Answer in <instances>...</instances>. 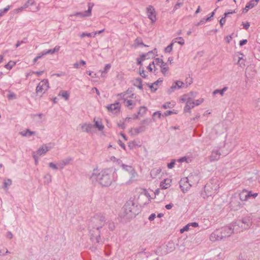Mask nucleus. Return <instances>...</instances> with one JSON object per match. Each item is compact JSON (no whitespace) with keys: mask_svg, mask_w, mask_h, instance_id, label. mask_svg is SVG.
<instances>
[{"mask_svg":"<svg viewBox=\"0 0 260 260\" xmlns=\"http://www.w3.org/2000/svg\"><path fill=\"white\" fill-rule=\"evenodd\" d=\"M89 179L93 184L98 183L103 187H108L114 181L113 173L110 169L100 171L98 168H95L89 174Z\"/></svg>","mask_w":260,"mask_h":260,"instance_id":"1","label":"nucleus"},{"mask_svg":"<svg viewBox=\"0 0 260 260\" xmlns=\"http://www.w3.org/2000/svg\"><path fill=\"white\" fill-rule=\"evenodd\" d=\"M139 213L138 206L136 205L134 200H129L124 204L121 216L125 219L134 218Z\"/></svg>","mask_w":260,"mask_h":260,"instance_id":"2","label":"nucleus"},{"mask_svg":"<svg viewBox=\"0 0 260 260\" xmlns=\"http://www.w3.org/2000/svg\"><path fill=\"white\" fill-rule=\"evenodd\" d=\"M233 223L235 226V232L240 233L250 228L252 224V218L250 216H245Z\"/></svg>","mask_w":260,"mask_h":260,"instance_id":"3","label":"nucleus"},{"mask_svg":"<svg viewBox=\"0 0 260 260\" xmlns=\"http://www.w3.org/2000/svg\"><path fill=\"white\" fill-rule=\"evenodd\" d=\"M218 189L219 184L218 182H214L213 181H210L205 185L204 192L202 193V196L204 198L212 197L217 192Z\"/></svg>","mask_w":260,"mask_h":260,"instance_id":"4","label":"nucleus"},{"mask_svg":"<svg viewBox=\"0 0 260 260\" xmlns=\"http://www.w3.org/2000/svg\"><path fill=\"white\" fill-rule=\"evenodd\" d=\"M106 219L102 214H96L92 217L89 222V228L99 230L105 224Z\"/></svg>","mask_w":260,"mask_h":260,"instance_id":"5","label":"nucleus"},{"mask_svg":"<svg viewBox=\"0 0 260 260\" xmlns=\"http://www.w3.org/2000/svg\"><path fill=\"white\" fill-rule=\"evenodd\" d=\"M229 205L231 210L234 211H237L242 208V205L236 193L233 194L231 197Z\"/></svg>","mask_w":260,"mask_h":260,"instance_id":"6","label":"nucleus"},{"mask_svg":"<svg viewBox=\"0 0 260 260\" xmlns=\"http://www.w3.org/2000/svg\"><path fill=\"white\" fill-rule=\"evenodd\" d=\"M234 229L235 226L233 223H232L231 225L225 226L220 229V231L222 239H223L224 238H228L230 237L233 233H236Z\"/></svg>","mask_w":260,"mask_h":260,"instance_id":"7","label":"nucleus"},{"mask_svg":"<svg viewBox=\"0 0 260 260\" xmlns=\"http://www.w3.org/2000/svg\"><path fill=\"white\" fill-rule=\"evenodd\" d=\"M49 82L47 79L42 80L36 87L37 93H44L49 88Z\"/></svg>","mask_w":260,"mask_h":260,"instance_id":"8","label":"nucleus"},{"mask_svg":"<svg viewBox=\"0 0 260 260\" xmlns=\"http://www.w3.org/2000/svg\"><path fill=\"white\" fill-rule=\"evenodd\" d=\"M147 15L151 22L154 23L156 21V13L153 6L150 5L147 9Z\"/></svg>","mask_w":260,"mask_h":260,"instance_id":"9","label":"nucleus"},{"mask_svg":"<svg viewBox=\"0 0 260 260\" xmlns=\"http://www.w3.org/2000/svg\"><path fill=\"white\" fill-rule=\"evenodd\" d=\"M228 153H221L218 148L214 149L211 152V154L209 156L210 161H214L218 160L221 155H226Z\"/></svg>","mask_w":260,"mask_h":260,"instance_id":"10","label":"nucleus"},{"mask_svg":"<svg viewBox=\"0 0 260 260\" xmlns=\"http://www.w3.org/2000/svg\"><path fill=\"white\" fill-rule=\"evenodd\" d=\"M191 186H192V185L187 180V178H184L181 179L180 181V187L183 192L187 191Z\"/></svg>","mask_w":260,"mask_h":260,"instance_id":"11","label":"nucleus"},{"mask_svg":"<svg viewBox=\"0 0 260 260\" xmlns=\"http://www.w3.org/2000/svg\"><path fill=\"white\" fill-rule=\"evenodd\" d=\"M53 146L54 144L52 143H49L47 145L44 144L37 150V154L39 155L45 154L47 152L52 149Z\"/></svg>","mask_w":260,"mask_h":260,"instance_id":"12","label":"nucleus"},{"mask_svg":"<svg viewBox=\"0 0 260 260\" xmlns=\"http://www.w3.org/2000/svg\"><path fill=\"white\" fill-rule=\"evenodd\" d=\"M184 84H185L184 83H183V82H182L181 81H179V80L176 81L172 84L171 87L168 89V93L169 94H171V93L174 92L175 90L179 89L182 87H183Z\"/></svg>","mask_w":260,"mask_h":260,"instance_id":"13","label":"nucleus"},{"mask_svg":"<svg viewBox=\"0 0 260 260\" xmlns=\"http://www.w3.org/2000/svg\"><path fill=\"white\" fill-rule=\"evenodd\" d=\"M131 91H129V90H127L126 92L123 93H121L119 94L118 95L121 98H123L124 100V102L125 103V106L128 107L130 109H133V107H131V106L135 105V103L133 102L131 100H126L125 99V96L127 94H128Z\"/></svg>","mask_w":260,"mask_h":260,"instance_id":"14","label":"nucleus"},{"mask_svg":"<svg viewBox=\"0 0 260 260\" xmlns=\"http://www.w3.org/2000/svg\"><path fill=\"white\" fill-rule=\"evenodd\" d=\"M146 126L145 125H140L139 127H133L129 131L131 135H137L141 133H143L146 131Z\"/></svg>","mask_w":260,"mask_h":260,"instance_id":"15","label":"nucleus"},{"mask_svg":"<svg viewBox=\"0 0 260 260\" xmlns=\"http://www.w3.org/2000/svg\"><path fill=\"white\" fill-rule=\"evenodd\" d=\"M93 6V4H89L88 8L87 11H85L83 12H77L74 15V16H80L81 17L90 16L91 14V11Z\"/></svg>","mask_w":260,"mask_h":260,"instance_id":"16","label":"nucleus"},{"mask_svg":"<svg viewBox=\"0 0 260 260\" xmlns=\"http://www.w3.org/2000/svg\"><path fill=\"white\" fill-rule=\"evenodd\" d=\"M222 236L220 230H217L213 232L210 236V240L212 242L222 240Z\"/></svg>","mask_w":260,"mask_h":260,"instance_id":"17","label":"nucleus"},{"mask_svg":"<svg viewBox=\"0 0 260 260\" xmlns=\"http://www.w3.org/2000/svg\"><path fill=\"white\" fill-rule=\"evenodd\" d=\"M106 108L109 111L113 113H117L120 111V105L119 103L116 102L114 104L108 105Z\"/></svg>","mask_w":260,"mask_h":260,"instance_id":"18","label":"nucleus"},{"mask_svg":"<svg viewBox=\"0 0 260 260\" xmlns=\"http://www.w3.org/2000/svg\"><path fill=\"white\" fill-rule=\"evenodd\" d=\"M186 178L187 179V180H188L192 185H196L200 180L199 176L196 174H191L187 177H186Z\"/></svg>","mask_w":260,"mask_h":260,"instance_id":"19","label":"nucleus"},{"mask_svg":"<svg viewBox=\"0 0 260 260\" xmlns=\"http://www.w3.org/2000/svg\"><path fill=\"white\" fill-rule=\"evenodd\" d=\"M72 160V159L71 157L66 158L62 160L61 161H59L57 164V166H58L59 169L61 170V169H63L66 166L69 165Z\"/></svg>","mask_w":260,"mask_h":260,"instance_id":"20","label":"nucleus"},{"mask_svg":"<svg viewBox=\"0 0 260 260\" xmlns=\"http://www.w3.org/2000/svg\"><path fill=\"white\" fill-rule=\"evenodd\" d=\"M94 125L91 123H84L81 126V128L83 132H86L87 133H91L92 129Z\"/></svg>","mask_w":260,"mask_h":260,"instance_id":"21","label":"nucleus"},{"mask_svg":"<svg viewBox=\"0 0 260 260\" xmlns=\"http://www.w3.org/2000/svg\"><path fill=\"white\" fill-rule=\"evenodd\" d=\"M195 106V103L194 101H187V102L186 103V105L184 107V111L185 112H189L190 113V109L191 108H194Z\"/></svg>","mask_w":260,"mask_h":260,"instance_id":"22","label":"nucleus"},{"mask_svg":"<svg viewBox=\"0 0 260 260\" xmlns=\"http://www.w3.org/2000/svg\"><path fill=\"white\" fill-rule=\"evenodd\" d=\"M171 180L170 179H165L160 183V186L161 189H167L170 186Z\"/></svg>","mask_w":260,"mask_h":260,"instance_id":"23","label":"nucleus"},{"mask_svg":"<svg viewBox=\"0 0 260 260\" xmlns=\"http://www.w3.org/2000/svg\"><path fill=\"white\" fill-rule=\"evenodd\" d=\"M238 198L241 201H246L248 200V196L247 194V190L244 189L239 194Z\"/></svg>","mask_w":260,"mask_h":260,"instance_id":"24","label":"nucleus"},{"mask_svg":"<svg viewBox=\"0 0 260 260\" xmlns=\"http://www.w3.org/2000/svg\"><path fill=\"white\" fill-rule=\"evenodd\" d=\"M121 167L122 169L126 171L131 173L133 176H134V174L136 173L134 169L131 166L128 165H126L124 164H122L121 165Z\"/></svg>","mask_w":260,"mask_h":260,"instance_id":"25","label":"nucleus"},{"mask_svg":"<svg viewBox=\"0 0 260 260\" xmlns=\"http://www.w3.org/2000/svg\"><path fill=\"white\" fill-rule=\"evenodd\" d=\"M162 80L159 79L156 81L154 82L151 85H149L150 88L151 89L152 91H155L157 89L158 85L159 83L162 82Z\"/></svg>","mask_w":260,"mask_h":260,"instance_id":"26","label":"nucleus"},{"mask_svg":"<svg viewBox=\"0 0 260 260\" xmlns=\"http://www.w3.org/2000/svg\"><path fill=\"white\" fill-rule=\"evenodd\" d=\"M35 133L34 131H30L29 129L26 131H22L20 133V134L23 137H29Z\"/></svg>","mask_w":260,"mask_h":260,"instance_id":"27","label":"nucleus"},{"mask_svg":"<svg viewBox=\"0 0 260 260\" xmlns=\"http://www.w3.org/2000/svg\"><path fill=\"white\" fill-rule=\"evenodd\" d=\"M161 170L160 168H154L151 171V176L152 178H155L161 172Z\"/></svg>","mask_w":260,"mask_h":260,"instance_id":"28","label":"nucleus"},{"mask_svg":"<svg viewBox=\"0 0 260 260\" xmlns=\"http://www.w3.org/2000/svg\"><path fill=\"white\" fill-rule=\"evenodd\" d=\"M94 121L95 122L94 126L96 127L99 131H102L104 128V125L102 124L101 122H99L98 121H95V119H94Z\"/></svg>","mask_w":260,"mask_h":260,"instance_id":"29","label":"nucleus"},{"mask_svg":"<svg viewBox=\"0 0 260 260\" xmlns=\"http://www.w3.org/2000/svg\"><path fill=\"white\" fill-rule=\"evenodd\" d=\"M228 89V87L225 86L222 89H215L213 92V94H216L217 93H219L221 96L223 95L224 92L226 91Z\"/></svg>","mask_w":260,"mask_h":260,"instance_id":"30","label":"nucleus"},{"mask_svg":"<svg viewBox=\"0 0 260 260\" xmlns=\"http://www.w3.org/2000/svg\"><path fill=\"white\" fill-rule=\"evenodd\" d=\"M255 6L253 5V4L250 1L249 3H248L245 7V8L243 10V13H247L249 9L253 8Z\"/></svg>","mask_w":260,"mask_h":260,"instance_id":"31","label":"nucleus"},{"mask_svg":"<svg viewBox=\"0 0 260 260\" xmlns=\"http://www.w3.org/2000/svg\"><path fill=\"white\" fill-rule=\"evenodd\" d=\"M6 91L9 92V94L7 95V98L9 100H13L17 99V95L15 93L9 90H7Z\"/></svg>","mask_w":260,"mask_h":260,"instance_id":"32","label":"nucleus"},{"mask_svg":"<svg viewBox=\"0 0 260 260\" xmlns=\"http://www.w3.org/2000/svg\"><path fill=\"white\" fill-rule=\"evenodd\" d=\"M44 183L46 184H49L52 181V177L50 174H47L44 177Z\"/></svg>","mask_w":260,"mask_h":260,"instance_id":"33","label":"nucleus"},{"mask_svg":"<svg viewBox=\"0 0 260 260\" xmlns=\"http://www.w3.org/2000/svg\"><path fill=\"white\" fill-rule=\"evenodd\" d=\"M165 62L164 61L159 58H155L154 60L152 62V64L154 66L155 64H157L161 67V66L163 65Z\"/></svg>","mask_w":260,"mask_h":260,"instance_id":"34","label":"nucleus"},{"mask_svg":"<svg viewBox=\"0 0 260 260\" xmlns=\"http://www.w3.org/2000/svg\"><path fill=\"white\" fill-rule=\"evenodd\" d=\"M12 180L10 179L5 180L4 181V188L6 190H8V187L12 184Z\"/></svg>","mask_w":260,"mask_h":260,"instance_id":"35","label":"nucleus"},{"mask_svg":"<svg viewBox=\"0 0 260 260\" xmlns=\"http://www.w3.org/2000/svg\"><path fill=\"white\" fill-rule=\"evenodd\" d=\"M167 63H164L163 65L161 66V72L162 74L165 76L166 75V73L169 71V68L167 67H166Z\"/></svg>","mask_w":260,"mask_h":260,"instance_id":"36","label":"nucleus"},{"mask_svg":"<svg viewBox=\"0 0 260 260\" xmlns=\"http://www.w3.org/2000/svg\"><path fill=\"white\" fill-rule=\"evenodd\" d=\"M187 94V101H192L193 98L196 96V93L194 92H190Z\"/></svg>","mask_w":260,"mask_h":260,"instance_id":"37","label":"nucleus"},{"mask_svg":"<svg viewBox=\"0 0 260 260\" xmlns=\"http://www.w3.org/2000/svg\"><path fill=\"white\" fill-rule=\"evenodd\" d=\"M35 3V0H27V1L23 5L24 9L28 8L29 6H32Z\"/></svg>","mask_w":260,"mask_h":260,"instance_id":"38","label":"nucleus"},{"mask_svg":"<svg viewBox=\"0 0 260 260\" xmlns=\"http://www.w3.org/2000/svg\"><path fill=\"white\" fill-rule=\"evenodd\" d=\"M247 194L248 199L251 197L255 199L258 196L257 193H256V192L252 193V191L247 190Z\"/></svg>","mask_w":260,"mask_h":260,"instance_id":"39","label":"nucleus"},{"mask_svg":"<svg viewBox=\"0 0 260 260\" xmlns=\"http://www.w3.org/2000/svg\"><path fill=\"white\" fill-rule=\"evenodd\" d=\"M235 13V11L233 12H232L225 13V14H224L225 17L221 18V19L220 20V24L221 25V26H222L225 23V17H226L230 14H233V13Z\"/></svg>","mask_w":260,"mask_h":260,"instance_id":"40","label":"nucleus"},{"mask_svg":"<svg viewBox=\"0 0 260 260\" xmlns=\"http://www.w3.org/2000/svg\"><path fill=\"white\" fill-rule=\"evenodd\" d=\"M147 111V108L145 106H141L140 107L138 114L139 115H143L145 114Z\"/></svg>","mask_w":260,"mask_h":260,"instance_id":"41","label":"nucleus"},{"mask_svg":"<svg viewBox=\"0 0 260 260\" xmlns=\"http://www.w3.org/2000/svg\"><path fill=\"white\" fill-rule=\"evenodd\" d=\"M12 6H8L4 9L0 10V17L2 16L5 13H7L9 10L11 8Z\"/></svg>","mask_w":260,"mask_h":260,"instance_id":"42","label":"nucleus"},{"mask_svg":"<svg viewBox=\"0 0 260 260\" xmlns=\"http://www.w3.org/2000/svg\"><path fill=\"white\" fill-rule=\"evenodd\" d=\"M15 62L10 61L7 64L5 65V68L8 70H11L13 67L15 65Z\"/></svg>","mask_w":260,"mask_h":260,"instance_id":"43","label":"nucleus"},{"mask_svg":"<svg viewBox=\"0 0 260 260\" xmlns=\"http://www.w3.org/2000/svg\"><path fill=\"white\" fill-rule=\"evenodd\" d=\"M174 44L173 41L169 45H168L165 49V51L166 53H170L172 51L173 46Z\"/></svg>","mask_w":260,"mask_h":260,"instance_id":"44","label":"nucleus"},{"mask_svg":"<svg viewBox=\"0 0 260 260\" xmlns=\"http://www.w3.org/2000/svg\"><path fill=\"white\" fill-rule=\"evenodd\" d=\"M59 95H61L62 97L64 98L66 100H68L69 97V94L66 91H62Z\"/></svg>","mask_w":260,"mask_h":260,"instance_id":"45","label":"nucleus"},{"mask_svg":"<svg viewBox=\"0 0 260 260\" xmlns=\"http://www.w3.org/2000/svg\"><path fill=\"white\" fill-rule=\"evenodd\" d=\"M107 224L108 225V228L111 231H113L115 229V224L112 221H108Z\"/></svg>","mask_w":260,"mask_h":260,"instance_id":"46","label":"nucleus"},{"mask_svg":"<svg viewBox=\"0 0 260 260\" xmlns=\"http://www.w3.org/2000/svg\"><path fill=\"white\" fill-rule=\"evenodd\" d=\"M80 37L81 38H83L84 37H93V35L91 33L83 32L80 35Z\"/></svg>","mask_w":260,"mask_h":260,"instance_id":"47","label":"nucleus"},{"mask_svg":"<svg viewBox=\"0 0 260 260\" xmlns=\"http://www.w3.org/2000/svg\"><path fill=\"white\" fill-rule=\"evenodd\" d=\"M150 122H151V120L146 119H144V120H142L141 122V124L142 125H145L146 126V125H148Z\"/></svg>","mask_w":260,"mask_h":260,"instance_id":"48","label":"nucleus"},{"mask_svg":"<svg viewBox=\"0 0 260 260\" xmlns=\"http://www.w3.org/2000/svg\"><path fill=\"white\" fill-rule=\"evenodd\" d=\"M192 83V79L190 77L186 78L185 80V84L186 86L190 85Z\"/></svg>","mask_w":260,"mask_h":260,"instance_id":"49","label":"nucleus"},{"mask_svg":"<svg viewBox=\"0 0 260 260\" xmlns=\"http://www.w3.org/2000/svg\"><path fill=\"white\" fill-rule=\"evenodd\" d=\"M49 166L50 168H51V169H52L53 170H57L59 169L57 165H55V164H54L53 162H50L49 164Z\"/></svg>","mask_w":260,"mask_h":260,"instance_id":"50","label":"nucleus"},{"mask_svg":"<svg viewBox=\"0 0 260 260\" xmlns=\"http://www.w3.org/2000/svg\"><path fill=\"white\" fill-rule=\"evenodd\" d=\"M139 70H140V75L143 77V78H145L146 77V75L145 74V71H144V68H140L139 69Z\"/></svg>","mask_w":260,"mask_h":260,"instance_id":"51","label":"nucleus"},{"mask_svg":"<svg viewBox=\"0 0 260 260\" xmlns=\"http://www.w3.org/2000/svg\"><path fill=\"white\" fill-rule=\"evenodd\" d=\"M24 9H25L23 8V6H22L20 7V8L15 9L14 10V12L15 13L18 14V13L21 12Z\"/></svg>","mask_w":260,"mask_h":260,"instance_id":"52","label":"nucleus"},{"mask_svg":"<svg viewBox=\"0 0 260 260\" xmlns=\"http://www.w3.org/2000/svg\"><path fill=\"white\" fill-rule=\"evenodd\" d=\"M54 52L53 51V49H49V50H47L46 51H44L43 52V55H47L48 54H54Z\"/></svg>","mask_w":260,"mask_h":260,"instance_id":"53","label":"nucleus"},{"mask_svg":"<svg viewBox=\"0 0 260 260\" xmlns=\"http://www.w3.org/2000/svg\"><path fill=\"white\" fill-rule=\"evenodd\" d=\"M111 64H106L105 66L104 70L102 71V73H106L110 69Z\"/></svg>","mask_w":260,"mask_h":260,"instance_id":"54","label":"nucleus"},{"mask_svg":"<svg viewBox=\"0 0 260 260\" xmlns=\"http://www.w3.org/2000/svg\"><path fill=\"white\" fill-rule=\"evenodd\" d=\"M190 226V224H187L185 226L183 227V228L181 229L180 230V233H182L184 231H187L189 230V227Z\"/></svg>","mask_w":260,"mask_h":260,"instance_id":"55","label":"nucleus"},{"mask_svg":"<svg viewBox=\"0 0 260 260\" xmlns=\"http://www.w3.org/2000/svg\"><path fill=\"white\" fill-rule=\"evenodd\" d=\"M44 55H43V52L41 54H39L36 57H35L34 59V60H33L34 63H36L39 59H40L41 58H42V56H43Z\"/></svg>","mask_w":260,"mask_h":260,"instance_id":"56","label":"nucleus"},{"mask_svg":"<svg viewBox=\"0 0 260 260\" xmlns=\"http://www.w3.org/2000/svg\"><path fill=\"white\" fill-rule=\"evenodd\" d=\"M175 164V160H172L170 163L168 164V167L169 169H172Z\"/></svg>","mask_w":260,"mask_h":260,"instance_id":"57","label":"nucleus"},{"mask_svg":"<svg viewBox=\"0 0 260 260\" xmlns=\"http://www.w3.org/2000/svg\"><path fill=\"white\" fill-rule=\"evenodd\" d=\"M203 101H204L203 99H201L196 100V101H194L195 106L200 105L201 104H202L203 102Z\"/></svg>","mask_w":260,"mask_h":260,"instance_id":"58","label":"nucleus"},{"mask_svg":"<svg viewBox=\"0 0 260 260\" xmlns=\"http://www.w3.org/2000/svg\"><path fill=\"white\" fill-rule=\"evenodd\" d=\"M176 39L179 40V41L177 42V43L181 45L184 44V40L182 37H178Z\"/></svg>","mask_w":260,"mask_h":260,"instance_id":"59","label":"nucleus"},{"mask_svg":"<svg viewBox=\"0 0 260 260\" xmlns=\"http://www.w3.org/2000/svg\"><path fill=\"white\" fill-rule=\"evenodd\" d=\"M162 108L164 109L171 108V103H167L162 105Z\"/></svg>","mask_w":260,"mask_h":260,"instance_id":"60","label":"nucleus"},{"mask_svg":"<svg viewBox=\"0 0 260 260\" xmlns=\"http://www.w3.org/2000/svg\"><path fill=\"white\" fill-rule=\"evenodd\" d=\"M242 25L243 26V27L246 30L248 29L250 26V24L248 22L246 23L242 22Z\"/></svg>","mask_w":260,"mask_h":260,"instance_id":"61","label":"nucleus"},{"mask_svg":"<svg viewBox=\"0 0 260 260\" xmlns=\"http://www.w3.org/2000/svg\"><path fill=\"white\" fill-rule=\"evenodd\" d=\"M152 53V51H149L146 54H142L141 55V58H142L143 60H144L146 58H147V56L149 55L150 54H151Z\"/></svg>","mask_w":260,"mask_h":260,"instance_id":"62","label":"nucleus"},{"mask_svg":"<svg viewBox=\"0 0 260 260\" xmlns=\"http://www.w3.org/2000/svg\"><path fill=\"white\" fill-rule=\"evenodd\" d=\"M135 41H136V43L138 45H143V46H147L146 45L143 44V43L142 42V41L141 40H140L139 39H137Z\"/></svg>","mask_w":260,"mask_h":260,"instance_id":"63","label":"nucleus"},{"mask_svg":"<svg viewBox=\"0 0 260 260\" xmlns=\"http://www.w3.org/2000/svg\"><path fill=\"white\" fill-rule=\"evenodd\" d=\"M181 102L183 103L186 102L187 103V94H184L180 99Z\"/></svg>","mask_w":260,"mask_h":260,"instance_id":"64","label":"nucleus"}]
</instances>
